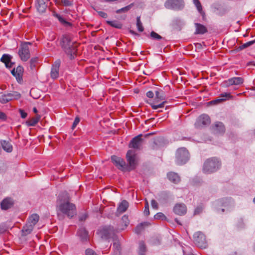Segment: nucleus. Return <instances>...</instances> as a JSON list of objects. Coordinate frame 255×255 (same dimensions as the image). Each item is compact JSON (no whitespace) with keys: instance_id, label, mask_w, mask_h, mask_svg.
Masks as SVG:
<instances>
[{"instance_id":"f257e3e1","label":"nucleus","mask_w":255,"mask_h":255,"mask_svg":"<svg viewBox=\"0 0 255 255\" xmlns=\"http://www.w3.org/2000/svg\"><path fill=\"white\" fill-rule=\"evenodd\" d=\"M70 196L66 192H62L58 197L56 202V211L59 220H63L65 217L72 218L77 214L76 208L70 201Z\"/></svg>"},{"instance_id":"f03ea898","label":"nucleus","mask_w":255,"mask_h":255,"mask_svg":"<svg viewBox=\"0 0 255 255\" xmlns=\"http://www.w3.org/2000/svg\"><path fill=\"white\" fill-rule=\"evenodd\" d=\"M126 158L129 164L127 165L125 160L120 157L116 155L111 156V160L115 165L122 171H130L134 169L136 165V153L133 150H128L126 154Z\"/></svg>"},{"instance_id":"7ed1b4c3","label":"nucleus","mask_w":255,"mask_h":255,"mask_svg":"<svg viewBox=\"0 0 255 255\" xmlns=\"http://www.w3.org/2000/svg\"><path fill=\"white\" fill-rule=\"evenodd\" d=\"M61 45L65 53L71 59H74L76 56L77 45L71 41V37L69 35H63L61 39Z\"/></svg>"},{"instance_id":"20e7f679","label":"nucleus","mask_w":255,"mask_h":255,"mask_svg":"<svg viewBox=\"0 0 255 255\" xmlns=\"http://www.w3.org/2000/svg\"><path fill=\"white\" fill-rule=\"evenodd\" d=\"M221 166V161L216 157L207 159L203 166V171L206 174H210L217 171Z\"/></svg>"},{"instance_id":"39448f33","label":"nucleus","mask_w":255,"mask_h":255,"mask_svg":"<svg viewBox=\"0 0 255 255\" xmlns=\"http://www.w3.org/2000/svg\"><path fill=\"white\" fill-rule=\"evenodd\" d=\"M189 153L186 148L181 147L176 152V163L179 165L185 164L189 159Z\"/></svg>"},{"instance_id":"423d86ee","label":"nucleus","mask_w":255,"mask_h":255,"mask_svg":"<svg viewBox=\"0 0 255 255\" xmlns=\"http://www.w3.org/2000/svg\"><path fill=\"white\" fill-rule=\"evenodd\" d=\"M164 6L168 9L179 10L183 8L184 4L183 0H167Z\"/></svg>"},{"instance_id":"0eeeda50","label":"nucleus","mask_w":255,"mask_h":255,"mask_svg":"<svg viewBox=\"0 0 255 255\" xmlns=\"http://www.w3.org/2000/svg\"><path fill=\"white\" fill-rule=\"evenodd\" d=\"M194 243L200 248H206L207 243L205 235L201 232H198L194 235Z\"/></svg>"},{"instance_id":"6e6552de","label":"nucleus","mask_w":255,"mask_h":255,"mask_svg":"<svg viewBox=\"0 0 255 255\" xmlns=\"http://www.w3.org/2000/svg\"><path fill=\"white\" fill-rule=\"evenodd\" d=\"M18 55L21 60L26 61L30 56L29 47L26 44H22L18 50Z\"/></svg>"},{"instance_id":"1a4fd4ad","label":"nucleus","mask_w":255,"mask_h":255,"mask_svg":"<svg viewBox=\"0 0 255 255\" xmlns=\"http://www.w3.org/2000/svg\"><path fill=\"white\" fill-rule=\"evenodd\" d=\"M210 123V117L206 114L201 115L197 119L195 123V126L196 128H201L203 127L209 125Z\"/></svg>"},{"instance_id":"9d476101","label":"nucleus","mask_w":255,"mask_h":255,"mask_svg":"<svg viewBox=\"0 0 255 255\" xmlns=\"http://www.w3.org/2000/svg\"><path fill=\"white\" fill-rule=\"evenodd\" d=\"M243 82L244 79L242 77H233L224 81L222 86L226 88L232 85H241Z\"/></svg>"},{"instance_id":"9b49d317","label":"nucleus","mask_w":255,"mask_h":255,"mask_svg":"<svg viewBox=\"0 0 255 255\" xmlns=\"http://www.w3.org/2000/svg\"><path fill=\"white\" fill-rule=\"evenodd\" d=\"M142 134H139L137 136L133 137L129 143V147L132 148L136 150L140 149L143 141V139L141 138Z\"/></svg>"},{"instance_id":"f8f14e48","label":"nucleus","mask_w":255,"mask_h":255,"mask_svg":"<svg viewBox=\"0 0 255 255\" xmlns=\"http://www.w3.org/2000/svg\"><path fill=\"white\" fill-rule=\"evenodd\" d=\"M11 73L13 76H14L17 82L19 84H22L23 83V68L21 66H18L16 68H14L11 71Z\"/></svg>"},{"instance_id":"ddd939ff","label":"nucleus","mask_w":255,"mask_h":255,"mask_svg":"<svg viewBox=\"0 0 255 255\" xmlns=\"http://www.w3.org/2000/svg\"><path fill=\"white\" fill-rule=\"evenodd\" d=\"M60 64V60L58 59L52 64L50 72V76L51 78L55 79L58 77Z\"/></svg>"},{"instance_id":"4468645a","label":"nucleus","mask_w":255,"mask_h":255,"mask_svg":"<svg viewBox=\"0 0 255 255\" xmlns=\"http://www.w3.org/2000/svg\"><path fill=\"white\" fill-rule=\"evenodd\" d=\"M14 204L13 199L10 197H6L3 199L0 203L1 209L3 210H7L12 208Z\"/></svg>"},{"instance_id":"2eb2a0df","label":"nucleus","mask_w":255,"mask_h":255,"mask_svg":"<svg viewBox=\"0 0 255 255\" xmlns=\"http://www.w3.org/2000/svg\"><path fill=\"white\" fill-rule=\"evenodd\" d=\"M173 211L177 215H184L187 212V208L184 204H176L173 208Z\"/></svg>"},{"instance_id":"dca6fc26","label":"nucleus","mask_w":255,"mask_h":255,"mask_svg":"<svg viewBox=\"0 0 255 255\" xmlns=\"http://www.w3.org/2000/svg\"><path fill=\"white\" fill-rule=\"evenodd\" d=\"M222 206L224 208L221 209V211L224 212L225 211L231 210L234 206V203L230 199H223Z\"/></svg>"},{"instance_id":"f3484780","label":"nucleus","mask_w":255,"mask_h":255,"mask_svg":"<svg viewBox=\"0 0 255 255\" xmlns=\"http://www.w3.org/2000/svg\"><path fill=\"white\" fill-rule=\"evenodd\" d=\"M170 193L167 191H163L158 195L157 200L161 204H164L168 202L170 198Z\"/></svg>"},{"instance_id":"a211bd4d","label":"nucleus","mask_w":255,"mask_h":255,"mask_svg":"<svg viewBox=\"0 0 255 255\" xmlns=\"http://www.w3.org/2000/svg\"><path fill=\"white\" fill-rule=\"evenodd\" d=\"M12 56L7 54H4L0 58V61L5 64V67L11 68L14 63L11 62Z\"/></svg>"},{"instance_id":"6ab92c4d","label":"nucleus","mask_w":255,"mask_h":255,"mask_svg":"<svg viewBox=\"0 0 255 255\" xmlns=\"http://www.w3.org/2000/svg\"><path fill=\"white\" fill-rule=\"evenodd\" d=\"M48 1V0H37L36 6L39 12H43L45 11L47 6V3Z\"/></svg>"},{"instance_id":"aec40b11","label":"nucleus","mask_w":255,"mask_h":255,"mask_svg":"<svg viewBox=\"0 0 255 255\" xmlns=\"http://www.w3.org/2000/svg\"><path fill=\"white\" fill-rule=\"evenodd\" d=\"M195 26L196 27L195 34H204L207 32V28L203 24L195 23Z\"/></svg>"},{"instance_id":"412c9836","label":"nucleus","mask_w":255,"mask_h":255,"mask_svg":"<svg viewBox=\"0 0 255 255\" xmlns=\"http://www.w3.org/2000/svg\"><path fill=\"white\" fill-rule=\"evenodd\" d=\"M128 207V203L126 200H123L119 205L117 211V214H121L127 210V209Z\"/></svg>"},{"instance_id":"4be33fe9","label":"nucleus","mask_w":255,"mask_h":255,"mask_svg":"<svg viewBox=\"0 0 255 255\" xmlns=\"http://www.w3.org/2000/svg\"><path fill=\"white\" fill-rule=\"evenodd\" d=\"M168 179L173 183L177 184L180 181L179 176L175 172H169L167 174Z\"/></svg>"},{"instance_id":"5701e85b","label":"nucleus","mask_w":255,"mask_h":255,"mask_svg":"<svg viewBox=\"0 0 255 255\" xmlns=\"http://www.w3.org/2000/svg\"><path fill=\"white\" fill-rule=\"evenodd\" d=\"M88 232L85 228H80L78 230L77 234L82 241H86L88 240Z\"/></svg>"},{"instance_id":"b1692460","label":"nucleus","mask_w":255,"mask_h":255,"mask_svg":"<svg viewBox=\"0 0 255 255\" xmlns=\"http://www.w3.org/2000/svg\"><path fill=\"white\" fill-rule=\"evenodd\" d=\"M113 228L111 227H105L101 230V233L102 237L105 239H108L111 237L110 232L113 230Z\"/></svg>"},{"instance_id":"393cba45","label":"nucleus","mask_w":255,"mask_h":255,"mask_svg":"<svg viewBox=\"0 0 255 255\" xmlns=\"http://www.w3.org/2000/svg\"><path fill=\"white\" fill-rule=\"evenodd\" d=\"M34 227L27 222L25 225L23 227L22 230V236H26L31 233Z\"/></svg>"},{"instance_id":"a878e982","label":"nucleus","mask_w":255,"mask_h":255,"mask_svg":"<svg viewBox=\"0 0 255 255\" xmlns=\"http://www.w3.org/2000/svg\"><path fill=\"white\" fill-rule=\"evenodd\" d=\"M215 130L217 133H223L225 131V128L223 124L221 122H216L215 124Z\"/></svg>"},{"instance_id":"bb28decb","label":"nucleus","mask_w":255,"mask_h":255,"mask_svg":"<svg viewBox=\"0 0 255 255\" xmlns=\"http://www.w3.org/2000/svg\"><path fill=\"white\" fill-rule=\"evenodd\" d=\"M1 144L3 150L7 152H11L12 151V146L9 142L3 140L1 142Z\"/></svg>"},{"instance_id":"cd10ccee","label":"nucleus","mask_w":255,"mask_h":255,"mask_svg":"<svg viewBox=\"0 0 255 255\" xmlns=\"http://www.w3.org/2000/svg\"><path fill=\"white\" fill-rule=\"evenodd\" d=\"M146 251V247L144 242H140L138 249V255H145Z\"/></svg>"},{"instance_id":"c85d7f7f","label":"nucleus","mask_w":255,"mask_h":255,"mask_svg":"<svg viewBox=\"0 0 255 255\" xmlns=\"http://www.w3.org/2000/svg\"><path fill=\"white\" fill-rule=\"evenodd\" d=\"M38 220L39 216L36 214H34L32 215L30 217H29L27 221V222L31 224L33 227H34L36 224L38 222Z\"/></svg>"},{"instance_id":"c756f323","label":"nucleus","mask_w":255,"mask_h":255,"mask_svg":"<svg viewBox=\"0 0 255 255\" xmlns=\"http://www.w3.org/2000/svg\"><path fill=\"white\" fill-rule=\"evenodd\" d=\"M113 249L114 251H121V246L120 240L116 237L113 239Z\"/></svg>"},{"instance_id":"7c9ffc66","label":"nucleus","mask_w":255,"mask_h":255,"mask_svg":"<svg viewBox=\"0 0 255 255\" xmlns=\"http://www.w3.org/2000/svg\"><path fill=\"white\" fill-rule=\"evenodd\" d=\"M165 99V96L162 90L155 91V100L156 102Z\"/></svg>"},{"instance_id":"2f4dec72","label":"nucleus","mask_w":255,"mask_h":255,"mask_svg":"<svg viewBox=\"0 0 255 255\" xmlns=\"http://www.w3.org/2000/svg\"><path fill=\"white\" fill-rule=\"evenodd\" d=\"M7 96L8 98L9 101L13 100L14 99H19L21 95L17 92H13L12 93L7 94Z\"/></svg>"},{"instance_id":"473e14b6","label":"nucleus","mask_w":255,"mask_h":255,"mask_svg":"<svg viewBox=\"0 0 255 255\" xmlns=\"http://www.w3.org/2000/svg\"><path fill=\"white\" fill-rule=\"evenodd\" d=\"M107 23L110 26H111L113 27L118 28V29L122 28V26H123L121 22H120L118 21H116V20H113V21L108 20V21H107Z\"/></svg>"},{"instance_id":"72a5a7b5","label":"nucleus","mask_w":255,"mask_h":255,"mask_svg":"<svg viewBox=\"0 0 255 255\" xmlns=\"http://www.w3.org/2000/svg\"><path fill=\"white\" fill-rule=\"evenodd\" d=\"M149 223L148 222H143L141 223L138 225H137L135 229V232L136 234H140L141 231L143 230L144 227L146 226H148L149 225Z\"/></svg>"},{"instance_id":"f704fd0d","label":"nucleus","mask_w":255,"mask_h":255,"mask_svg":"<svg viewBox=\"0 0 255 255\" xmlns=\"http://www.w3.org/2000/svg\"><path fill=\"white\" fill-rule=\"evenodd\" d=\"M133 5H134L133 3H132L124 7H123L121 9L117 10L116 11V12L118 14L122 13V12H126L128 11V10H129L132 7Z\"/></svg>"},{"instance_id":"c9c22d12","label":"nucleus","mask_w":255,"mask_h":255,"mask_svg":"<svg viewBox=\"0 0 255 255\" xmlns=\"http://www.w3.org/2000/svg\"><path fill=\"white\" fill-rule=\"evenodd\" d=\"M255 43V40L249 41V42L245 43L242 44V45L240 46L237 49L238 51H241L245 48H246L248 47L251 46V45H252L253 44H254Z\"/></svg>"},{"instance_id":"e433bc0d","label":"nucleus","mask_w":255,"mask_h":255,"mask_svg":"<svg viewBox=\"0 0 255 255\" xmlns=\"http://www.w3.org/2000/svg\"><path fill=\"white\" fill-rule=\"evenodd\" d=\"M56 3L64 6H70L72 4V1L69 0H57Z\"/></svg>"},{"instance_id":"4c0bfd02","label":"nucleus","mask_w":255,"mask_h":255,"mask_svg":"<svg viewBox=\"0 0 255 255\" xmlns=\"http://www.w3.org/2000/svg\"><path fill=\"white\" fill-rule=\"evenodd\" d=\"M136 26H137L138 30L139 32H142L144 30V27L142 26V24L140 21L139 16H138L136 18Z\"/></svg>"},{"instance_id":"58836bf2","label":"nucleus","mask_w":255,"mask_h":255,"mask_svg":"<svg viewBox=\"0 0 255 255\" xmlns=\"http://www.w3.org/2000/svg\"><path fill=\"white\" fill-rule=\"evenodd\" d=\"M150 37L152 39L160 40L161 39H163V38L159 35L158 33H156L155 31H151L150 33Z\"/></svg>"},{"instance_id":"ea45409f","label":"nucleus","mask_w":255,"mask_h":255,"mask_svg":"<svg viewBox=\"0 0 255 255\" xmlns=\"http://www.w3.org/2000/svg\"><path fill=\"white\" fill-rule=\"evenodd\" d=\"M154 218L156 220H166L167 218L164 214L161 212L157 213L154 215Z\"/></svg>"},{"instance_id":"a19ab883","label":"nucleus","mask_w":255,"mask_h":255,"mask_svg":"<svg viewBox=\"0 0 255 255\" xmlns=\"http://www.w3.org/2000/svg\"><path fill=\"white\" fill-rule=\"evenodd\" d=\"M194 4L195 5V6L197 7V10L198 11L202 14L203 12L202 10V7L201 5V4L199 0H193Z\"/></svg>"},{"instance_id":"79ce46f5","label":"nucleus","mask_w":255,"mask_h":255,"mask_svg":"<svg viewBox=\"0 0 255 255\" xmlns=\"http://www.w3.org/2000/svg\"><path fill=\"white\" fill-rule=\"evenodd\" d=\"M59 21L63 25L65 26H71V23L67 21L64 18H63L60 14L57 18Z\"/></svg>"},{"instance_id":"37998d69","label":"nucleus","mask_w":255,"mask_h":255,"mask_svg":"<svg viewBox=\"0 0 255 255\" xmlns=\"http://www.w3.org/2000/svg\"><path fill=\"white\" fill-rule=\"evenodd\" d=\"M59 21L63 25L65 26H71V23L67 21L64 18H63L60 14L57 18Z\"/></svg>"},{"instance_id":"c03bdc74","label":"nucleus","mask_w":255,"mask_h":255,"mask_svg":"<svg viewBox=\"0 0 255 255\" xmlns=\"http://www.w3.org/2000/svg\"><path fill=\"white\" fill-rule=\"evenodd\" d=\"M38 58L37 57H32L30 61V67L33 69L35 67V64L37 62Z\"/></svg>"},{"instance_id":"a18cd8bd","label":"nucleus","mask_w":255,"mask_h":255,"mask_svg":"<svg viewBox=\"0 0 255 255\" xmlns=\"http://www.w3.org/2000/svg\"><path fill=\"white\" fill-rule=\"evenodd\" d=\"M9 102L7 94H3L0 96V103L5 104Z\"/></svg>"},{"instance_id":"49530a36","label":"nucleus","mask_w":255,"mask_h":255,"mask_svg":"<svg viewBox=\"0 0 255 255\" xmlns=\"http://www.w3.org/2000/svg\"><path fill=\"white\" fill-rule=\"evenodd\" d=\"M221 99H226V100L233 99V96L229 93H223L220 94Z\"/></svg>"},{"instance_id":"de8ad7c7","label":"nucleus","mask_w":255,"mask_h":255,"mask_svg":"<svg viewBox=\"0 0 255 255\" xmlns=\"http://www.w3.org/2000/svg\"><path fill=\"white\" fill-rule=\"evenodd\" d=\"M166 103L165 101L162 102L161 103L158 104V105H155L154 104H151L150 105L152 107V108L154 110H157L158 108H163L164 104Z\"/></svg>"},{"instance_id":"09e8293b","label":"nucleus","mask_w":255,"mask_h":255,"mask_svg":"<svg viewBox=\"0 0 255 255\" xmlns=\"http://www.w3.org/2000/svg\"><path fill=\"white\" fill-rule=\"evenodd\" d=\"M122 222L124 224L125 227H127L129 223L128 217L127 215H124L122 218Z\"/></svg>"},{"instance_id":"8fccbe9b","label":"nucleus","mask_w":255,"mask_h":255,"mask_svg":"<svg viewBox=\"0 0 255 255\" xmlns=\"http://www.w3.org/2000/svg\"><path fill=\"white\" fill-rule=\"evenodd\" d=\"M144 214L146 216L149 215V204L147 200H146L145 203Z\"/></svg>"},{"instance_id":"3c124183","label":"nucleus","mask_w":255,"mask_h":255,"mask_svg":"<svg viewBox=\"0 0 255 255\" xmlns=\"http://www.w3.org/2000/svg\"><path fill=\"white\" fill-rule=\"evenodd\" d=\"M225 101H226V99H221V98L216 99L215 100L210 101L209 102V104L215 105V104H217L218 103H221Z\"/></svg>"},{"instance_id":"603ef678","label":"nucleus","mask_w":255,"mask_h":255,"mask_svg":"<svg viewBox=\"0 0 255 255\" xmlns=\"http://www.w3.org/2000/svg\"><path fill=\"white\" fill-rule=\"evenodd\" d=\"M26 124L28 126H34L37 123L36 121L32 118L26 122Z\"/></svg>"},{"instance_id":"864d4df0","label":"nucleus","mask_w":255,"mask_h":255,"mask_svg":"<svg viewBox=\"0 0 255 255\" xmlns=\"http://www.w3.org/2000/svg\"><path fill=\"white\" fill-rule=\"evenodd\" d=\"M87 217L88 214L86 213H84L79 215V219L80 221H84L87 219Z\"/></svg>"},{"instance_id":"5fc2aeb1","label":"nucleus","mask_w":255,"mask_h":255,"mask_svg":"<svg viewBox=\"0 0 255 255\" xmlns=\"http://www.w3.org/2000/svg\"><path fill=\"white\" fill-rule=\"evenodd\" d=\"M79 122H80L79 118L78 117H76L74 120V121L72 126V129H74L76 128L77 125L79 124Z\"/></svg>"},{"instance_id":"6e6d98bb","label":"nucleus","mask_w":255,"mask_h":255,"mask_svg":"<svg viewBox=\"0 0 255 255\" xmlns=\"http://www.w3.org/2000/svg\"><path fill=\"white\" fill-rule=\"evenodd\" d=\"M86 255H98L93 250L90 249H88L86 250Z\"/></svg>"},{"instance_id":"4d7b16f0","label":"nucleus","mask_w":255,"mask_h":255,"mask_svg":"<svg viewBox=\"0 0 255 255\" xmlns=\"http://www.w3.org/2000/svg\"><path fill=\"white\" fill-rule=\"evenodd\" d=\"M151 204L152 207L153 209H155L156 210H157L158 209V204L155 200L153 199L151 200Z\"/></svg>"},{"instance_id":"13d9d810","label":"nucleus","mask_w":255,"mask_h":255,"mask_svg":"<svg viewBox=\"0 0 255 255\" xmlns=\"http://www.w3.org/2000/svg\"><path fill=\"white\" fill-rule=\"evenodd\" d=\"M203 210V207L201 206L197 207L194 211V215L200 214Z\"/></svg>"},{"instance_id":"bf43d9fd","label":"nucleus","mask_w":255,"mask_h":255,"mask_svg":"<svg viewBox=\"0 0 255 255\" xmlns=\"http://www.w3.org/2000/svg\"><path fill=\"white\" fill-rule=\"evenodd\" d=\"M19 112L20 114V116H21V118L25 119L27 117V113L26 112H25L23 110L19 109Z\"/></svg>"},{"instance_id":"052dcab7","label":"nucleus","mask_w":255,"mask_h":255,"mask_svg":"<svg viewBox=\"0 0 255 255\" xmlns=\"http://www.w3.org/2000/svg\"><path fill=\"white\" fill-rule=\"evenodd\" d=\"M99 15L103 18H106L108 17L107 14L104 11H98Z\"/></svg>"},{"instance_id":"680f3d73","label":"nucleus","mask_w":255,"mask_h":255,"mask_svg":"<svg viewBox=\"0 0 255 255\" xmlns=\"http://www.w3.org/2000/svg\"><path fill=\"white\" fill-rule=\"evenodd\" d=\"M146 96L147 97H148L149 98H152L154 96V94H153V92L149 91L146 93Z\"/></svg>"},{"instance_id":"e2e57ef3","label":"nucleus","mask_w":255,"mask_h":255,"mask_svg":"<svg viewBox=\"0 0 255 255\" xmlns=\"http://www.w3.org/2000/svg\"><path fill=\"white\" fill-rule=\"evenodd\" d=\"M6 116L5 114L4 113L0 111V119L4 120L6 119Z\"/></svg>"},{"instance_id":"0e129e2a","label":"nucleus","mask_w":255,"mask_h":255,"mask_svg":"<svg viewBox=\"0 0 255 255\" xmlns=\"http://www.w3.org/2000/svg\"><path fill=\"white\" fill-rule=\"evenodd\" d=\"M33 118L36 121V123H37L40 119V116L39 115H37L35 118Z\"/></svg>"},{"instance_id":"69168bd1","label":"nucleus","mask_w":255,"mask_h":255,"mask_svg":"<svg viewBox=\"0 0 255 255\" xmlns=\"http://www.w3.org/2000/svg\"><path fill=\"white\" fill-rule=\"evenodd\" d=\"M112 255H121V252L120 251H114Z\"/></svg>"},{"instance_id":"338daca9","label":"nucleus","mask_w":255,"mask_h":255,"mask_svg":"<svg viewBox=\"0 0 255 255\" xmlns=\"http://www.w3.org/2000/svg\"><path fill=\"white\" fill-rule=\"evenodd\" d=\"M129 32L133 34V35H139V34L136 33V32H135L134 31L132 30H129Z\"/></svg>"},{"instance_id":"774afa93","label":"nucleus","mask_w":255,"mask_h":255,"mask_svg":"<svg viewBox=\"0 0 255 255\" xmlns=\"http://www.w3.org/2000/svg\"><path fill=\"white\" fill-rule=\"evenodd\" d=\"M248 66H255V62L254 61H251V62H249L248 63Z\"/></svg>"}]
</instances>
